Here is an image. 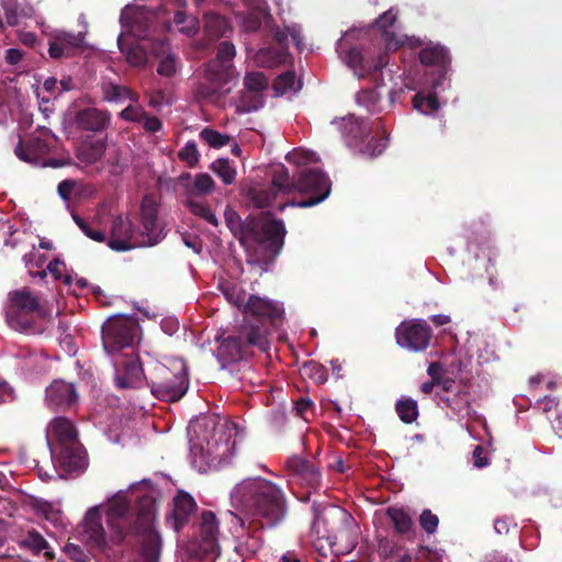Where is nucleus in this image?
Returning <instances> with one entry per match:
<instances>
[{
	"instance_id": "obj_45",
	"label": "nucleus",
	"mask_w": 562,
	"mask_h": 562,
	"mask_svg": "<svg viewBox=\"0 0 562 562\" xmlns=\"http://www.w3.org/2000/svg\"><path fill=\"white\" fill-rule=\"evenodd\" d=\"M244 87L245 89L243 91L262 94L268 87V80L261 72H250L245 76Z\"/></svg>"
},
{
	"instance_id": "obj_59",
	"label": "nucleus",
	"mask_w": 562,
	"mask_h": 562,
	"mask_svg": "<svg viewBox=\"0 0 562 562\" xmlns=\"http://www.w3.org/2000/svg\"><path fill=\"white\" fill-rule=\"evenodd\" d=\"M386 147V140L383 138L372 137L361 149V151L370 157L381 155Z\"/></svg>"
},
{
	"instance_id": "obj_36",
	"label": "nucleus",
	"mask_w": 562,
	"mask_h": 562,
	"mask_svg": "<svg viewBox=\"0 0 562 562\" xmlns=\"http://www.w3.org/2000/svg\"><path fill=\"white\" fill-rule=\"evenodd\" d=\"M438 397L439 402L454 414H460L470 406V393L464 387H458L450 394H439Z\"/></svg>"
},
{
	"instance_id": "obj_44",
	"label": "nucleus",
	"mask_w": 562,
	"mask_h": 562,
	"mask_svg": "<svg viewBox=\"0 0 562 562\" xmlns=\"http://www.w3.org/2000/svg\"><path fill=\"white\" fill-rule=\"evenodd\" d=\"M200 138L212 148H222L229 143L228 135L210 127H205L200 132Z\"/></svg>"
},
{
	"instance_id": "obj_22",
	"label": "nucleus",
	"mask_w": 562,
	"mask_h": 562,
	"mask_svg": "<svg viewBox=\"0 0 562 562\" xmlns=\"http://www.w3.org/2000/svg\"><path fill=\"white\" fill-rule=\"evenodd\" d=\"M106 148L105 138L99 135L86 137L76 148V157L87 166L99 161Z\"/></svg>"
},
{
	"instance_id": "obj_14",
	"label": "nucleus",
	"mask_w": 562,
	"mask_h": 562,
	"mask_svg": "<svg viewBox=\"0 0 562 562\" xmlns=\"http://www.w3.org/2000/svg\"><path fill=\"white\" fill-rule=\"evenodd\" d=\"M101 506L91 507L82 522L80 535L82 540L88 542L91 547L104 550L110 544H116L117 542H113L111 537H115V529L109 536L105 533L104 528L101 524Z\"/></svg>"
},
{
	"instance_id": "obj_55",
	"label": "nucleus",
	"mask_w": 562,
	"mask_h": 562,
	"mask_svg": "<svg viewBox=\"0 0 562 562\" xmlns=\"http://www.w3.org/2000/svg\"><path fill=\"white\" fill-rule=\"evenodd\" d=\"M181 161L186 162L189 167H194L199 162L200 154L194 142H187L178 154Z\"/></svg>"
},
{
	"instance_id": "obj_15",
	"label": "nucleus",
	"mask_w": 562,
	"mask_h": 562,
	"mask_svg": "<svg viewBox=\"0 0 562 562\" xmlns=\"http://www.w3.org/2000/svg\"><path fill=\"white\" fill-rule=\"evenodd\" d=\"M220 528L214 513L205 510L201 514L199 548L205 554L220 555Z\"/></svg>"
},
{
	"instance_id": "obj_29",
	"label": "nucleus",
	"mask_w": 562,
	"mask_h": 562,
	"mask_svg": "<svg viewBox=\"0 0 562 562\" xmlns=\"http://www.w3.org/2000/svg\"><path fill=\"white\" fill-rule=\"evenodd\" d=\"M188 196L206 195L214 189V180L209 173H199L194 178L190 173L180 177Z\"/></svg>"
},
{
	"instance_id": "obj_26",
	"label": "nucleus",
	"mask_w": 562,
	"mask_h": 562,
	"mask_svg": "<svg viewBox=\"0 0 562 562\" xmlns=\"http://www.w3.org/2000/svg\"><path fill=\"white\" fill-rule=\"evenodd\" d=\"M215 425L216 420L211 416H203L190 422L188 426V434L191 437L190 440H198V442L193 443V447L191 448L192 453H195L198 446H200L201 451L203 450L202 442H206L209 445V439L215 428Z\"/></svg>"
},
{
	"instance_id": "obj_32",
	"label": "nucleus",
	"mask_w": 562,
	"mask_h": 562,
	"mask_svg": "<svg viewBox=\"0 0 562 562\" xmlns=\"http://www.w3.org/2000/svg\"><path fill=\"white\" fill-rule=\"evenodd\" d=\"M418 57L423 65L439 66L441 68H445L450 61L447 48L440 44L427 45L420 49Z\"/></svg>"
},
{
	"instance_id": "obj_2",
	"label": "nucleus",
	"mask_w": 562,
	"mask_h": 562,
	"mask_svg": "<svg viewBox=\"0 0 562 562\" xmlns=\"http://www.w3.org/2000/svg\"><path fill=\"white\" fill-rule=\"evenodd\" d=\"M329 178L318 169H306L290 179L283 167V210L286 206L310 207L323 202L330 193Z\"/></svg>"
},
{
	"instance_id": "obj_13",
	"label": "nucleus",
	"mask_w": 562,
	"mask_h": 562,
	"mask_svg": "<svg viewBox=\"0 0 562 562\" xmlns=\"http://www.w3.org/2000/svg\"><path fill=\"white\" fill-rule=\"evenodd\" d=\"M115 370V383L121 389L138 387L145 379L138 357L131 352H122L112 357Z\"/></svg>"
},
{
	"instance_id": "obj_33",
	"label": "nucleus",
	"mask_w": 562,
	"mask_h": 562,
	"mask_svg": "<svg viewBox=\"0 0 562 562\" xmlns=\"http://www.w3.org/2000/svg\"><path fill=\"white\" fill-rule=\"evenodd\" d=\"M386 516L392 521L394 530L400 536L414 533V522L409 514L400 507H389Z\"/></svg>"
},
{
	"instance_id": "obj_8",
	"label": "nucleus",
	"mask_w": 562,
	"mask_h": 562,
	"mask_svg": "<svg viewBox=\"0 0 562 562\" xmlns=\"http://www.w3.org/2000/svg\"><path fill=\"white\" fill-rule=\"evenodd\" d=\"M43 311L40 301L29 289L23 288L9 293L7 319L9 325L19 331L30 333Z\"/></svg>"
},
{
	"instance_id": "obj_28",
	"label": "nucleus",
	"mask_w": 562,
	"mask_h": 562,
	"mask_svg": "<svg viewBox=\"0 0 562 562\" xmlns=\"http://www.w3.org/2000/svg\"><path fill=\"white\" fill-rule=\"evenodd\" d=\"M20 547L29 550L34 555L42 554L47 560H53L55 553L46 539L35 529L29 530L20 540Z\"/></svg>"
},
{
	"instance_id": "obj_25",
	"label": "nucleus",
	"mask_w": 562,
	"mask_h": 562,
	"mask_svg": "<svg viewBox=\"0 0 562 562\" xmlns=\"http://www.w3.org/2000/svg\"><path fill=\"white\" fill-rule=\"evenodd\" d=\"M336 50L340 58L355 71L359 77L366 76L367 60L361 50L356 46H348L347 36L341 37L337 42Z\"/></svg>"
},
{
	"instance_id": "obj_21",
	"label": "nucleus",
	"mask_w": 562,
	"mask_h": 562,
	"mask_svg": "<svg viewBox=\"0 0 562 562\" xmlns=\"http://www.w3.org/2000/svg\"><path fill=\"white\" fill-rule=\"evenodd\" d=\"M195 508V501L190 494L183 491L177 493L172 501L171 513L168 516L176 531H179L188 522Z\"/></svg>"
},
{
	"instance_id": "obj_6",
	"label": "nucleus",
	"mask_w": 562,
	"mask_h": 562,
	"mask_svg": "<svg viewBox=\"0 0 562 562\" xmlns=\"http://www.w3.org/2000/svg\"><path fill=\"white\" fill-rule=\"evenodd\" d=\"M148 491L154 496V487L147 482L143 481L137 484L131 485L128 492L120 491L104 506L109 526L115 529V537H111L113 542H121L125 537V529L130 524L127 521V514L130 512V503L135 501L137 503L136 516L140 509V498ZM137 517L135 518V520Z\"/></svg>"
},
{
	"instance_id": "obj_27",
	"label": "nucleus",
	"mask_w": 562,
	"mask_h": 562,
	"mask_svg": "<svg viewBox=\"0 0 562 562\" xmlns=\"http://www.w3.org/2000/svg\"><path fill=\"white\" fill-rule=\"evenodd\" d=\"M281 191V177L276 176L270 187L255 186L248 190V198L258 209L268 207Z\"/></svg>"
},
{
	"instance_id": "obj_47",
	"label": "nucleus",
	"mask_w": 562,
	"mask_h": 562,
	"mask_svg": "<svg viewBox=\"0 0 562 562\" xmlns=\"http://www.w3.org/2000/svg\"><path fill=\"white\" fill-rule=\"evenodd\" d=\"M173 21L179 26V31L188 36L194 35L198 31V20L193 16H188L181 11L176 12Z\"/></svg>"
},
{
	"instance_id": "obj_64",
	"label": "nucleus",
	"mask_w": 562,
	"mask_h": 562,
	"mask_svg": "<svg viewBox=\"0 0 562 562\" xmlns=\"http://www.w3.org/2000/svg\"><path fill=\"white\" fill-rule=\"evenodd\" d=\"M389 63V57L386 53H380L374 59L367 60L366 76L379 71L384 68Z\"/></svg>"
},
{
	"instance_id": "obj_58",
	"label": "nucleus",
	"mask_w": 562,
	"mask_h": 562,
	"mask_svg": "<svg viewBox=\"0 0 562 562\" xmlns=\"http://www.w3.org/2000/svg\"><path fill=\"white\" fill-rule=\"evenodd\" d=\"M417 562H443L442 553L429 547L420 546L416 552Z\"/></svg>"
},
{
	"instance_id": "obj_5",
	"label": "nucleus",
	"mask_w": 562,
	"mask_h": 562,
	"mask_svg": "<svg viewBox=\"0 0 562 562\" xmlns=\"http://www.w3.org/2000/svg\"><path fill=\"white\" fill-rule=\"evenodd\" d=\"M235 56L236 49L233 43H220L216 57L205 65V78L210 86L200 85L195 92L198 98L211 99L215 94H224L229 91L226 86L235 76L233 66Z\"/></svg>"
},
{
	"instance_id": "obj_10",
	"label": "nucleus",
	"mask_w": 562,
	"mask_h": 562,
	"mask_svg": "<svg viewBox=\"0 0 562 562\" xmlns=\"http://www.w3.org/2000/svg\"><path fill=\"white\" fill-rule=\"evenodd\" d=\"M137 325L131 318L109 319L102 327L103 348L111 357L131 352L137 334Z\"/></svg>"
},
{
	"instance_id": "obj_16",
	"label": "nucleus",
	"mask_w": 562,
	"mask_h": 562,
	"mask_svg": "<svg viewBox=\"0 0 562 562\" xmlns=\"http://www.w3.org/2000/svg\"><path fill=\"white\" fill-rule=\"evenodd\" d=\"M290 475L310 488H316L321 482V472L308 459L297 453L290 456L285 463Z\"/></svg>"
},
{
	"instance_id": "obj_18",
	"label": "nucleus",
	"mask_w": 562,
	"mask_h": 562,
	"mask_svg": "<svg viewBox=\"0 0 562 562\" xmlns=\"http://www.w3.org/2000/svg\"><path fill=\"white\" fill-rule=\"evenodd\" d=\"M85 44V33L77 34L58 31L49 42V56L55 59L66 58L74 55L75 50L81 48Z\"/></svg>"
},
{
	"instance_id": "obj_41",
	"label": "nucleus",
	"mask_w": 562,
	"mask_h": 562,
	"mask_svg": "<svg viewBox=\"0 0 562 562\" xmlns=\"http://www.w3.org/2000/svg\"><path fill=\"white\" fill-rule=\"evenodd\" d=\"M211 170L225 184H232L236 178V169L228 159H217L212 162Z\"/></svg>"
},
{
	"instance_id": "obj_43",
	"label": "nucleus",
	"mask_w": 562,
	"mask_h": 562,
	"mask_svg": "<svg viewBox=\"0 0 562 562\" xmlns=\"http://www.w3.org/2000/svg\"><path fill=\"white\" fill-rule=\"evenodd\" d=\"M255 63L261 67L272 68L281 64V54L276 48L263 47L256 53Z\"/></svg>"
},
{
	"instance_id": "obj_3",
	"label": "nucleus",
	"mask_w": 562,
	"mask_h": 562,
	"mask_svg": "<svg viewBox=\"0 0 562 562\" xmlns=\"http://www.w3.org/2000/svg\"><path fill=\"white\" fill-rule=\"evenodd\" d=\"M46 440L52 454L67 471L86 468V454L78 441V432L68 418L52 419L46 428Z\"/></svg>"
},
{
	"instance_id": "obj_51",
	"label": "nucleus",
	"mask_w": 562,
	"mask_h": 562,
	"mask_svg": "<svg viewBox=\"0 0 562 562\" xmlns=\"http://www.w3.org/2000/svg\"><path fill=\"white\" fill-rule=\"evenodd\" d=\"M291 41L295 48L301 53L305 48L303 42L302 27L300 25H283V43Z\"/></svg>"
},
{
	"instance_id": "obj_57",
	"label": "nucleus",
	"mask_w": 562,
	"mask_h": 562,
	"mask_svg": "<svg viewBox=\"0 0 562 562\" xmlns=\"http://www.w3.org/2000/svg\"><path fill=\"white\" fill-rule=\"evenodd\" d=\"M1 4L4 10L7 23L11 26H15L20 22V14L18 11L16 0H1Z\"/></svg>"
},
{
	"instance_id": "obj_46",
	"label": "nucleus",
	"mask_w": 562,
	"mask_h": 562,
	"mask_svg": "<svg viewBox=\"0 0 562 562\" xmlns=\"http://www.w3.org/2000/svg\"><path fill=\"white\" fill-rule=\"evenodd\" d=\"M268 14L263 10L251 11L241 19V29L249 33L257 31L263 21L268 20Z\"/></svg>"
},
{
	"instance_id": "obj_40",
	"label": "nucleus",
	"mask_w": 562,
	"mask_h": 562,
	"mask_svg": "<svg viewBox=\"0 0 562 562\" xmlns=\"http://www.w3.org/2000/svg\"><path fill=\"white\" fill-rule=\"evenodd\" d=\"M396 21V14L392 12V10H389L381 14L376 21V26L383 31V34L385 36V45L387 49H396L397 43H393V34L387 31L389 27H391Z\"/></svg>"
},
{
	"instance_id": "obj_62",
	"label": "nucleus",
	"mask_w": 562,
	"mask_h": 562,
	"mask_svg": "<svg viewBox=\"0 0 562 562\" xmlns=\"http://www.w3.org/2000/svg\"><path fill=\"white\" fill-rule=\"evenodd\" d=\"M357 101L368 108L369 111H374L375 103L379 101V95L375 90H362L357 95Z\"/></svg>"
},
{
	"instance_id": "obj_34",
	"label": "nucleus",
	"mask_w": 562,
	"mask_h": 562,
	"mask_svg": "<svg viewBox=\"0 0 562 562\" xmlns=\"http://www.w3.org/2000/svg\"><path fill=\"white\" fill-rule=\"evenodd\" d=\"M103 99L108 102L121 103L126 100L131 102L138 101V94L130 90L125 86L116 85L112 81H104L102 83Z\"/></svg>"
},
{
	"instance_id": "obj_39",
	"label": "nucleus",
	"mask_w": 562,
	"mask_h": 562,
	"mask_svg": "<svg viewBox=\"0 0 562 562\" xmlns=\"http://www.w3.org/2000/svg\"><path fill=\"white\" fill-rule=\"evenodd\" d=\"M395 411L405 424L414 423L419 415L417 402L411 397L400 398L395 404Z\"/></svg>"
},
{
	"instance_id": "obj_24",
	"label": "nucleus",
	"mask_w": 562,
	"mask_h": 562,
	"mask_svg": "<svg viewBox=\"0 0 562 562\" xmlns=\"http://www.w3.org/2000/svg\"><path fill=\"white\" fill-rule=\"evenodd\" d=\"M153 54L159 59L157 72L162 77H173L180 69L179 58L170 52L165 41H158L151 45Z\"/></svg>"
},
{
	"instance_id": "obj_1",
	"label": "nucleus",
	"mask_w": 562,
	"mask_h": 562,
	"mask_svg": "<svg viewBox=\"0 0 562 562\" xmlns=\"http://www.w3.org/2000/svg\"><path fill=\"white\" fill-rule=\"evenodd\" d=\"M231 496L235 509L250 518L261 517L269 524L280 519V490L266 479H246L234 487Z\"/></svg>"
},
{
	"instance_id": "obj_4",
	"label": "nucleus",
	"mask_w": 562,
	"mask_h": 562,
	"mask_svg": "<svg viewBox=\"0 0 562 562\" xmlns=\"http://www.w3.org/2000/svg\"><path fill=\"white\" fill-rule=\"evenodd\" d=\"M151 393L167 402L179 401L188 391V368L182 359H173L169 364L157 363L149 378Z\"/></svg>"
},
{
	"instance_id": "obj_52",
	"label": "nucleus",
	"mask_w": 562,
	"mask_h": 562,
	"mask_svg": "<svg viewBox=\"0 0 562 562\" xmlns=\"http://www.w3.org/2000/svg\"><path fill=\"white\" fill-rule=\"evenodd\" d=\"M258 226L267 240L278 239L281 234V221L279 220L265 217Z\"/></svg>"
},
{
	"instance_id": "obj_30",
	"label": "nucleus",
	"mask_w": 562,
	"mask_h": 562,
	"mask_svg": "<svg viewBox=\"0 0 562 562\" xmlns=\"http://www.w3.org/2000/svg\"><path fill=\"white\" fill-rule=\"evenodd\" d=\"M108 121L106 112L94 108L81 110L76 115L77 125L87 131H100L106 125Z\"/></svg>"
},
{
	"instance_id": "obj_54",
	"label": "nucleus",
	"mask_w": 562,
	"mask_h": 562,
	"mask_svg": "<svg viewBox=\"0 0 562 562\" xmlns=\"http://www.w3.org/2000/svg\"><path fill=\"white\" fill-rule=\"evenodd\" d=\"M419 525L422 529L427 535H434L439 526V518L437 515H435L430 509L426 508L424 509L418 518Z\"/></svg>"
},
{
	"instance_id": "obj_53",
	"label": "nucleus",
	"mask_w": 562,
	"mask_h": 562,
	"mask_svg": "<svg viewBox=\"0 0 562 562\" xmlns=\"http://www.w3.org/2000/svg\"><path fill=\"white\" fill-rule=\"evenodd\" d=\"M285 159L295 166H304L316 161L315 154L301 148L293 149L285 155Z\"/></svg>"
},
{
	"instance_id": "obj_20",
	"label": "nucleus",
	"mask_w": 562,
	"mask_h": 562,
	"mask_svg": "<svg viewBox=\"0 0 562 562\" xmlns=\"http://www.w3.org/2000/svg\"><path fill=\"white\" fill-rule=\"evenodd\" d=\"M29 144L31 145V149L34 151L32 155L25 154L24 143L20 139L18 145L14 148L15 156L27 164L34 165V166H50V167H61L64 166L63 162L50 159L49 161H44L43 157L48 153L49 147L47 143L38 137L31 138L29 140Z\"/></svg>"
},
{
	"instance_id": "obj_31",
	"label": "nucleus",
	"mask_w": 562,
	"mask_h": 562,
	"mask_svg": "<svg viewBox=\"0 0 562 562\" xmlns=\"http://www.w3.org/2000/svg\"><path fill=\"white\" fill-rule=\"evenodd\" d=\"M294 57L283 47V95L297 93L303 88L302 77L293 69Z\"/></svg>"
},
{
	"instance_id": "obj_56",
	"label": "nucleus",
	"mask_w": 562,
	"mask_h": 562,
	"mask_svg": "<svg viewBox=\"0 0 562 562\" xmlns=\"http://www.w3.org/2000/svg\"><path fill=\"white\" fill-rule=\"evenodd\" d=\"M134 103L135 102H132L130 105L123 109L120 113V116L125 121L139 124L146 112L142 106Z\"/></svg>"
},
{
	"instance_id": "obj_42",
	"label": "nucleus",
	"mask_w": 562,
	"mask_h": 562,
	"mask_svg": "<svg viewBox=\"0 0 562 562\" xmlns=\"http://www.w3.org/2000/svg\"><path fill=\"white\" fill-rule=\"evenodd\" d=\"M147 13L143 10H135L132 7H125L121 12V22L127 24L134 32H137V26L143 22L148 25Z\"/></svg>"
},
{
	"instance_id": "obj_61",
	"label": "nucleus",
	"mask_w": 562,
	"mask_h": 562,
	"mask_svg": "<svg viewBox=\"0 0 562 562\" xmlns=\"http://www.w3.org/2000/svg\"><path fill=\"white\" fill-rule=\"evenodd\" d=\"M65 554L76 562H88L89 555L88 553L81 549L80 546L75 543H67L64 547Z\"/></svg>"
},
{
	"instance_id": "obj_9",
	"label": "nucleus",
	"mask_w": 562,
	"mask_h": 562,
	"mask_svg": "<svg viewBox=\"0 0 562 562\" xmlns=\"http://www.w3.org/2000/svg\"><path fill=\"white\" fill-rule=\"evenodd\" d=\"M256 346L260 350L268 349L267 329L258 325L244 324L238 335L225 338L218 349V356L226 362H236L247 356V348Z\"/></svg>"
},
{
	"instance_id": "obj_49",
	"label": "nucleus",
	"mask_w": 562,
	"mask_h": 562,
	"mask_svg": "<svg viewBox=\"0 0 562 562\" xmlns=\"http://www.w3.org/2000/svg\"><path fill=\"white\" fill-rule=\"evenodd\" d=\"M413 105L415 109L424 113H428L437 111L440 104L435 93H429L426 97H423L418 93L413 98Z\"/></svg>"
},
{
	"instance_id": "obj_63",
	"label": "nucleus",
	"mask_w": 562,
	"mask_h": 562,
	"mask_svg": "<svg viewBox=\"0 0 562 562\" xmlns=\"http://www.w3.org/2000/svg\"><path fill=\"white\" fill-rule=\"evenodd\" d=\"M559 401L557 397L552 396H543L536 401L533 408L540 411L543 414H549L550 412L558 408Z\"/></svg>"
},
{
	"instance_id": "obj_17",
	"label": "nucleus",
	"mask_w": 562,
	"mask_h": 562,
	"mask_svg": "<svg viewBox=\"0 0 562 562\" xmlns=\"http://www.w3.org/2000/svg\"><path fill=\"white\" fill-rule=\"evenodd\" d=\"M158 209L159 204L154 195L147 194L143 198L139 210V229L146 237L155 238V245L162 239V233L157 223Z\"/></svg>"
},
{
	"instance_id": "obj_48",
	"label": "nucleus",
	"mask_w": 562,
	"mask_h": 562,
	"mask_svg": "<svg viewBox=\"0 0 562 562\" xmlns=\"http://www.w3.org/2000/svg\"><path fill=\"white\" fill-rule=\"evenodd\" d=\"M187 207L194 214L204 218L207 223L216 226L217 218L212 210L203 202L194 201L189 199L186 203Z\"/></svg>"
},
{
	"instance_id": "obj_50",
	"label": "nucleus",
	"mask_w": 562,
	"mask_h": 562,
	"mask_svg": "<svg viewBox=\"0 0 562 562\" xmlns=\"http://www.w3.org/2000/svg\"><path fill=\"white\" fill-rule=\"evenodd\" d=\"M64 268L65 263L61 260L54 259L48 263L47 270L40 271L38 276L43 279L48 271L56 280L63 279L65 284L72 285V277L68 274L63 276Z\"/></svg>"
},
{
	"instance_id": "obj_12",
	"label": "nucleus",
	"mask_w": 562,
	"mask_h": 562,
	"mask_svg": "<svg viewBox=\"0 0 562 562\" xmlns=\"http://www.w3.org/2000/svg\"><path fill=\"white\" fill-rule=\"evenodd\" d=\"M395 338L400 347L413 352H422L430 344L432 329L423 319L404 321L397 326Z\"/></svg>"
},
{
	"instance_id": "obj_37",
	"label": "nucleus",
	"mask_w": 562,
	"mask_h": 562,
	"mask_svg": "<svg viewBox=\"0 0 562 562\" xmlns=\"http://www.w3.org/2000/svg\"><path fill=\"white\" fill-rule=\"evenodd\" d=\"M120 50L125 54L127 63L133 67H144L148 63V55L143 45L134 44L125 47L122 36L117 38Z\"/></svg>"
},
{
	"instance_id": "obj_19",
	"label": "nucleus",
	"mask_w": 562,
	"mask_h": 562,
	"mask_svg": "<svg viewBox=\"0 0 562 562\" xmlns=\"http://www.w3.org/2000/svg\"><path fill=\"white\" fill-rule=\"evenodd\" d=\"M235 303L246 316H255L260 321L273 322L279 316V310L276 305L256 295H249L246 302H244V297L238 295Z\"/></svg>"
},
{
	"instance_id": "obj_7",
	"label": "nucleus",
	"mask_w": 562,
	"mask_h": 562,
	"mask_svg": "<svg viewBox=\"0 0 562 562\" xmlns=\"http://www.w3.org/2000/svg\"><path fill=\"white\" fill-rule=\"evenodd\" d=\"M155 516V498L147 491L140 498V509L133 526L134 531L142 537L136 562H159L161 539L153 527Z\"/></svg>"
},
{
	"instance_id": "obj_60",
	"label": "nucleus",
	"mask_w": 562,
	"mask_h": 562,
	"mask_svg": "<svg viewBox=\"0 0 562 562\" xmlns=\"http://www.w3.org/2000/svg\"><path fill=\"white\" fill-rule=\"evenodd\" d=\"M74 221L80 227V229L91 239L95 241H103L105 239V234L101 231L93 229L89 226L87 222H85L78 215H72Z\"/></svg>"
},
{
	"instance_id": "obj_11",
	"label": "nucleus",
	"mask_w": 562,
	"mask_h": 562,
	"mask_svg": "<svg viewBox=\"0 0 562 562\" xmlns=\"http://www.w3.org/2000/svg\"><path fill=\"white\" fill-rule=\"evenodd\" d=\"M155 238L150 239L135 228L128 215H119L113 220L109 246L116 251H125L136 247L155 245Z\"/></svg>"
},
{
	"instance_id": "obj_38",
	"label": "nucleus",
	"mask_w": 562,
	"mask_h": 562,
	"mask_svg": "<svg viewBox=\"0 0 562 562\" xmlns=\"http://www.w3.org/2000/svg\"><path fill=\"white\" fill-rule=\"evenodd\" d=\"M263 106V95L258 92L241 91L236 100V110L239 113H249Z\"/></svg>"
},
{
	"instance_id": "obj_23",
	"label": "nucleus",
	"mask_w": 562,
	"mask_h": 562,
	"mask_svg": "<svg viewBox=\"0 0 562 562\" xmlns=\"http://www.w3.org/2000/svg\"><path fill=\"white\" fill-rule=\"evenodd\" d=\"M46 403L54 408L70 406L75 403L77 394L71 383L54 381L46 389Z\"/></svg>"
},
{
	"instance_id": "obj_35",
	"label": "nucleus",
	"mask_w": 562,
	"mask_h": 562,
	"mask_svg": "<svg viewBox=\"0 0 562 562\" xmlns=\"http://www.w3.org/2000/svg\"><path fill=\"white\" fill-rule=\"evenodd\" d=\"M229 30L228 21L224 16L213 12H209L204 15L203 31L211 41L224 36Z\"/></svg>"
}]
</instances>
